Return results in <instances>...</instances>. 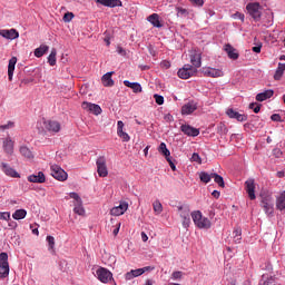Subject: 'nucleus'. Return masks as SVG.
I'll use <instances>...</instances> for the list:
<instances>
[{
    "instance_id": "f257e3e1",
    "label": "nucleus",
    "mask_w": 285,
    "mask_h": 285,
    "mask_svg": "<svg viewBox=\"0 0 285 285\" xmlns=\"http://www.w3.org/2000/svg\"><path fill=\"white\" fill-rule=\"evenodd\" d=\"M191 219H193L195 226H197V228H203L205 230H208V228H210V226H212L210 219H208L207 217H204L202 215V212H199V210L191 213Z\"/></svg>"
},
{
    "instance_id": "f03ea898",
    "label": "nucleus",
    "mask_w": 285,
    "mask_h": 285,
    "mask_svg": "<svg viewBox=\"0 0 285 285\" xmlns=\"http://www.w3.org/2000/svg\"><path fill=\"white\" fill-rule=\"evenodd\" d=\"M247 13L254 21L262 20V4L259 2H249L246 6Z\"/></svg>"
},
{
    "instance_id": "7ed1b4c3",
    "label": "nucleus",
    "mask_w": 285,
    "mask_h": 285,
    "mask_svg": "<svg viewBox=\"0 0 285 285\" xmlns=\"http://www.w3.org/2000/svg\"><path fill=\"white\" fill-rule=\"evenodd\" d=\"M69 197L73 199V213L83 217V215H86V209L83 208V200L81 199V196L72 191L69 194Z\"/></svg>"
},
{
    "instance_id": "20e7f679",
    "label": "nucleus",
    "mask_w": 285,
    "mask_h": 285,
    "mask_svg": "<svg viewBox=\"0 0 285 285\" xmlns=\"http://www.w3.org/2000/svg\"><path fill=\"white\" fill-rule=\"evenodd\" d=\"M10 275V265L8 264V253H0V277L6 278Z\"/></svg>"
},
{
    "instance_id": "39448f33",
    "label": "nucleus",
    "mask_w": 285,
    "mask_h": 285,
    "mask_svg": "<svg viewBox=\"0 0 285 285\" xmlns=\"http://www.w3.org/2000/svg\"><path fill=\"white\" fill-rule=\"evenodd\" d=\"M177 210L183 219L184 228H188L190 226V207L181 205L177 207Z\"/></svg>"
},
{
    "instance_id": "423d86ee",
    "label": "nucleus",
    "mask_w": 285,
    "mask_h": 285,
    "mask_svg": "<svg viewBox=\"0 0 285 285\" xmlns=\"http://www.w3.org/2000/svg\"><path fill=\"white\" fill-rule=\"evenodd\" d=\"M50 170L51 176L58 181H66V179H68V173H66L59 165H51Z\"/></svg>"
},
{
    "instance_id": "0eeeda50",
    "label": "nucleus",
    "mask_w": 285,
    "mask_h": 285,
    "mask_svg": "<svg viewBox=\"0 0 285 285\" xmlns=\"http://www.w3.org/2000/svg\"><path fill=\"white\" fill-rule=\"evenodd\" d=\"M196 73H197V69L193 68L191 65H185L177 72L179 79H190V77H195Z\"/></svg>"
},
{
    "instance_id": "6e6552de",
    "label": "nucleus",
    "mask_w": 285,
    "mask_h": 285,
    "mask_svg": "<svg viewBox=\"0 0 285 285\" xmlns=\"http://www.w3.org/2000/svg\"><path fill=\"white\" fill-rule=\"evenodd\" d=\"M96 275H97L99 282H101L102 284H108V282H110V279H112V272L106 269L105 267H99L96 271Z\"/></svg>"
},
{
    "instance_id": "1a4fd4ad",
    "label": "nucleus",
    "mask_w": 285,
    "mask_h": 285,
    "mask_svg": "<svg viewBox=\"0 0 285 285\" xmlns=\"http://www.w3.org/2000/svg\"><path fill=\"white\" fill-rule=\"evenodd\" d=\"M96 166H97V173H98L99 177H108V166H106V157L105 156H100L97 159Z\"/></svg>"
},
{
    "instance_id": "9d476101",
    "label": "nucleus",
    "mask_w": 285,
    "mask_h": 285,
    "mask_svg": "<svg viewBox=\"0 0 285 285\" xmlns=\"http://www.w3.org/2000/svg\"><path fill=\"white\" fill-rule=\"evenodd\" d=\"M96 3L105 8H121L124 6L121 0H96Z\"/></svg>"
},
{
    "instance_id": "9b49d317",
    "label": "nucleus",
    "mask_w": 285,
    "mask_h": 285,
    "mask_svg": "<svg viewBox=\"0 0 285 285\" xmlns=\"http://www.w3.org/2000/svg\"><path fill=\"white\" fill-rule=\"evenodd\" d=\"M245 190H246L249 199H252V200L256 199V196H255V179L249 178L245 181Z\"/></svg>"
},
{
    "instance_id": "f8f14e48",
    "label": "nucleus",
    "mask_w": 285,
    "mask_h": 285,
    "mask_svg": "<svg viewBox=\"0 0 285 285\" xmlns=\"http://www.w3.org/2000/svg\"><path fill=\"white\" fill-rule=\"evenodd\" d=\"M126 210H128V204L126 202H121L118 206L111 208L110 215L114 217H119L124 215Z\"/></svg>"
},
{
    "instance_id": "ddd939ff",
    "label": "nucleus",
    "mask_w": 285,
    "mask_h": 285,
    "mask_svg": "<svg viewBox=\"0 0 285 285\" xmlns=\"http://www.w3.org/2000/svg\"><path fill=\"white\" fill-rule=\"evenodd\" d=\"M27 179L30 184H46V174H43V171H38L37 174L28 176Z\"/></svg>"
},
{
    "instance_id": "4468645a",
    "label": "nucleus",
    "mask_w": 285,
    "mask_h": 285,
    "mask_svg": "<svg viewBox=\"0 0 285 285\" xmlns=\"http://www.w3.org/2000/svg\"><path fill=\"white\" fill-rule=\"evenodd\" d=\"M180 130L184 135H187V137H198L199 135V129L190 125H181Z\"/></svg>"
},
{
    "instance_id": "2eb2a0df",
    "label": "nucleus",
    "mask_w": 285,
    "mask_h": 285,
    "mask_svg": "<svg viewBox=\"0 0 285 285\" xmlns=\"http://www.w3.org/2000/svg\"><path fill=\"white\" fill-rule=\"evenodd\" d=\"M81 107L83 110H88V112H92V115H101V107L99 105H95L92 102H82Z\"/></svg>"
},
{
    "instance_id": "dca6fc26",
    "label": "nucleus",
    "mask_w": 285,
    "mask_h": 285,
    "mask_svg": "<svg viewBox=\"0 0 285 285\" xmlns=\"http://www.w3.org/2000/svg\"><path fill=\"white\" fill-rule=\"evenodd\" d=\"M46 130L49 132H59L61 130V124L57 120H47L43 122Z\"/></svg>"
},
{
    "instance_id": "f3484780",
    "label": "nucleus",
    "mask_w": 285,
    "mask_h": 285,
    "mask_svg": "<svg viewBox=\"0 0 285 285\" xmlns=\"http://www.w3.org/2000/svg\"><path fill=\"white\" fill-rule=\"evenodd\" d=\"M0 37H3V39H19V31L17 29H2L0 30Z\"/></svg>"
},
{
    "instance_id": "a211bd4d",
    "label": "nucleus",
    "mask_w": 285,
    "mask_h": 285,
    "mask_svg": "<svg viewBox=\"0 0 285 285\" xmlns=\"http://www.w3.org/2000/svg\"><path fill=\"white\" fill-rule=\"evenodd\" d=\"M226 115L229 119H237L238 121H246L248 119V116L239 114L234 109H227Z\"/></svg>"
},
{
    "instance_id": "6ab92c4d",
    "label": "nucleus",
    "mask_w": 285,
    "mask_h": 285,
    "mask_svg": "<svg viewBox=\"0 0 285 285\" xmlns=\"http://www.w3.org/2000/svg\"><path fill=\"white\" fill-rule=\"evenodd\" d=\"M203 72L205 77H214V78L224 77V71L219 69L210 68V67L204 68Z\"/></svg>"
},
{
    "instance_id": "aec40b11",
    "label": "nucleus",
    "mask_w": 285,
    "mask_h": 285,
    "mask_svg": "<svg viewBox=\"0 0 285 285\" xmlns=\"http://www.w3.org/2000/svg\"><path fill=\"white\" fill-rule=\"evenodd\" d=\"M197 110V102L189 101L181 107V115H193Z\"/></svg>"
},
{
    "instance_id": "412c9836",
    "label": "nucleus",
    "mask_w": 285,
    "mask_h": 285,
    "mask_svg": "<svg viewBox=\"0 0 285 285\" xmlns=\"http://www.w3.org/2000/svg\"><path fill=\"white\" fill-rule=\"evenodd\" d=\"M112 75H115V72L109 71L102 76L101 81L106 88H110V87L115 86V80H112Z\"/></svg>"
},
{
    "instance_id": "4be33fe9",
    "label": "nucleus",
    "mask_w": 285,
    "mask_h": 285,
    "mask_svg": "<svg viewBox=\"0 0 285 285\" xmlns=\"http://www.w3.org/2000/svg\"><path fill=\"white\" fill-rule=\"evenodd\" d=\"M224 50L229 57V59H234V60L239 59V52H237V49H235L233 46L225 45Z\"/></svg>"
},
{
    "instance_id": "5701e85b",
    "label": "nucleus",
    "mask_w": 285,
    "mask_h": 285,
    "mask_svg": "<svg viewBox=\"0 0 285 285\" xmlns=\"http://www.w3.org/2000/svg\"><path fill=\"white\" fill-rule=\"evenodd\" d=\"M2 170L8 177H16L19 178L21 177L17 170L12 169L8 164L2 163Z\"/></svg>"
},
{
    "instance_id": "b1692460",
    "label": "nucleus",
    "mask_w": 285,
    "mask_h": 285,
    "mask_svg": "<svg viewBox=\"0 0 285 285\" xmlns=\"http://www.w3.org/2000/svg\"><path fill=\"white\" fill-rule=\"evenodd\" d=\"M275 95V91L273 89H267L256 96V101H266V99H271Z\"/></svg>"
},
{
    "instance_id": "393cba45",
    "label": "nucleus",
    "mask_w": 285,
    "mask_h": 285,
    "mask_svg": "<svg viewBox=\"0 0 285 285\" xmlns=\"http://www.w3.org/2000/svg\"><path fill=\"white\" fill-rule=\"evenodd\" d=\"M124 86L127 88H131L132 92H142L141 83L139 82H130L129 80H124Z\"/></svg>"
},
{
    "instance_id": "a878e982",
    "label": "nucleus",
    "mask_w": 285,
    "mask_h": 285,
    "mask_svg": "<svg viewBox=\"0 0 285 285\" xmlns=\"http://www.w3.org/2000/svg\"><path fill=\"white\" fill-rule=\"evenodd\" d=\"M3 150L4 153H7V155H12V153H14V142L12 141V139L7 138L3 141Z\"/></svg>"
},
{
    "instance_id": "bb28decb",
    "label": "nucleus",
    "mask_w": 285,
    "mask_h": 285,
    "mask_svg": "<svg viewBox=\"0 0 285 285\" xmlns=\"http://www.w3.org/2000/svg\"><path fill=\"white\" fill-rule=\"evenodd\" d=\"M14 66H17V57H12L9 60V65H8L9 81H12V77L14 76Z\"/></svg>"
},
{
    "instance_id": "cd10ccee",
    "label": "nucleus",
    "mask_w": 285,
    "mask_h": 285,
    "mask_svg": "<svg viewBox=\"0 0 285 285\" xmlns=\"http://www.w3.org/2000/svg\"><path fill=\"white\" fill-rule=\"evenodd\" d=\"M140 275H144V271L141 268L131 269L130 272H127L125 274V279L127 281L135 279V277H140Z\"/></svg>"
},
{
    "instance_id": "c85d7f7f",
    "label": "nucleus",
    "mask_w": 285,
    "mask_h": 285,
    "mask_svg": "<svg viewBox=\"0 0 285 285\" xmlns=\"http://www.w3.org/2000/svg\"><path fill=\"white\" fill-rule=\"evenodd\" d=\"M190 63L193 68H202V55L199 53H194L190 56Z\"/></svg>"
},
{
    "instance_id": "c756f323",
    "label": "nucleus",
    "mask_w": 285,
    "mask_h": 285,
    "mask_svg": "<svg viewBox=\"0 0 285 285\" xmlns=\"http://www.w3.org/2000/svg\"><path fill=\"white\" fill-rule=\"evenodd\" d=\"M147 20L149 21V23H151L154 26V28H163L164 24H161V22L159 21V14L157 13H153L150 14Z\"/></svg>"
},
{
    "instance_id": "7c9ffc66",
    "label": "nucleus",
    "mask_w": 285,
    "mask_h": 285,
    "mask_svg": "<svg viewBox=\"0 0 285 285\" xmlns=\"http://www.w3.org/2000/svg\"><path fill=\"white\" fill-rule=\"evenodd\" d=\"M276 208L277 210H285V190L276 198Z\"/></svg>"
},
{
    "instance_id": "2f4dec72",
    "label": "nucleus",
    "mask_w": 285,
    "mask_h": 285,
    "mask_svg": "<svg viewBox=\"0 0 285 285\" xmlns=\"http://www.w3.org/2000/svg\"><path fill=\"white\" fill-rule=\"evenodd\" d=\"M284 70H285V63L279 62L278 67L275 71V75H274L275 81H279V79H282V77L284 75Z\"/></svg>"
},
{
    "instance_id": "473e14b6",
    "label": "nucleus",
    "mask_w": 285,
    "mask_h": 285,
    "mask_svg": "<svg viewBox=\"0 0 285 285\" xmlns=\"http://www.w3.org/2000/svg\"><path fill=\"white\" fill-rule=\"evenodd\" d=\"M48 50H50V47H48L47 45H41L39 48L35 50V57H43L46 52H48Z\"/></svg>"
},
{
    "instance_id": "72a5a7b5",
    "label": "nucleus",
    "mask_w": 285,
    "mask_h": 285,
    "mask_svg": "<svg viewBox=\"0 0 285 285\" xmlns=\"http://www.w3.org/2000/svg\"><path fill=\"white\" fill-rule=\"evenodd\" d=\"M49 66H57V49H51L50 55L48 56Z\"/></svg>"
},
{
    "instance_id": "f704fd0d",
    "label": "nucleus",
    "mask_w": 285,
    "mask_h": 285,
    "mask_svg": "<svg viewBox=\"0 0 285 285\" xmlns=\"http://www.w3.org/2000/svg\"><path fill=\"white\" fill-rule=\"evenodd\" d=\"M199 179L203 181V184H209L210 179H213V173L208 174L206 171H200Z\"/></svg>"
},
{
    "instance_id": "c9c22d12",
    "label": "nucleus",
    "mask_w": 285,
    "mask_h": 285,
    "mask_svg": "<svg viewBox=\"0 0 285 285\" xmlns=\"http://www.w3.org/2000/svg\"><path fill=\"white\" fill-rule=\"evenodd\" d=\"M26 215H28V212L26 209H17L13 214L12 217L17 220L19 219H26Z\"/></svg>"
},
{
    "instance_id": "e433bc0d",
    "label": "nucleus",
    "mask_w": 285,
    "mask_h": 285,
    "mask_svg": "<svg viewBox=\"0 0 285 285\" xmlns=\"http://www.w3.org/2000/svg\"><path fill=\"white\" fill-rule=\"evenodd\" d=\"M261 204H272L273 203V196H271V194L266 193V191H262L261 193Z\"/></svg>"
},
{
    "instance_id": "4c0bfd02",
    "label": "nucleus",
    "mask_w": 285,
    "mask_h": 285,
    "mask_svg": "<svg viewBox=\"0 0 285 285\" xmlns=\"http://www.w3.org/2000/svg\"><path fill=\"white\" fill-rule=\"evenodd\" d=\"M215 184H217L220 188H224L226 185L224 183V177L219 176L216 173H213V178Z\"/></svg>"
},
{
    "instance_id": "58836bf2",
    "label": "nucleus",
    "mask_w": 285,
    "mask_h": 285,
    "mask_svg": "<svg viewBox=\"0 0 285 285\" xmlns=\"http://www.w3.org/2000/svg\"><path fill=\"white\" fill-rule=\"evenodd\" d=\"M158 153H160V155H164V157H170V150H168V147H166V142H161L159 145Z\"/></svg>"
},
{
    "instance_id": "ea45409f",
    "label": "nucleus",
    "mask_w": 285,
    "mask_h": 285,
    "mask_svg": "<svg viewBox=\"0 0 285 285\" xmlns=\"http://www.w3.org/2000/svg\"><path fill=\"white\" fill-rule=\"evenodd\" d=\"M20 154L27 159H32V151L26 146L20 147Z\"/></svg>"
},
{
    "instance_id": "a19ab883",
    "label": "nucleus",
    "mask_w": 285,
    "mask_h": 285,
    "mask_svg": "<svg viewBox=\"0 0 285 285\" xmlns=\"http://www.w3.org/2000/svg\"><path fill=\"white\" fill-rule=\"evenodd\" d=\"M262 207L266 215H273V213H274L273 203H265L262 205Z\"/></svg>"
},
{
    "instance_id": "79ce46f5",
    "label": "nucleus",
    "mask_w": 285,
    "mask_h": 285,
    "mask_svg": "<svg viewBox=\"0 0 285 285\" xmlns=\"http://www.w3.org/2000/svg\"><path fill=\"white\" fill-rule=\"evenodd\" d=\"M234 235V240L236 244H239V242H242V228L237 227L234 229L233 232Z\"/></svg>"
},
{
    "instance_id": "37998d69",
    "label": "nucleus",
    "mask_w": 285,
    "mask_h": 285,
    "mask_svg": "<svg viewBox=\"0 0 285 285\" xmlns=\"http://www.w3.org/2000/svg\"><path fill=\"white\" fill-rule=\"evenodd\" d=\"M153 206H154V212L157 215H161V213L164 210V206H161V203L159 200H156V202H154Z\"/></svg>"
},
{
    "instance_id": "c03bdc74",
    "label": "nucleus",
    "mask_w": 285,
    "mask_h": 285,
    "mask_svg": "<svg viewBox=\"0 0 285 285\" xmlns=\"http://www.w3.org/2000/svg\"><path fill=\"white\" fill-rule=\"evenodd\" d=\"M177 17L184 18L188 16V10L181 7H176Z\"/></svg>"
},
{
    "instance_id": "a18cd8bd",
    "label": "nucleus",
    "mask_w": 285,
    "mask_h": 285,
    "mask_svg": "<svg viewBox=\"0 0 285 285\" xmlns=\"http://www.w3.org/2000/svg\"><path fill=\"white\" fill-rule=\"evenodd\" d=\"M217 134L218 135H228V128L224 124H219L217 127Z\"/></svg>"
},
{
    "instance_id": "49530a36",
    "label": "nucleus",
    "mask_w": 285,
    "mask_h": 285,
    "mask_svg": "<svg viewBox=\"0 0 285 285\" xmlns=\"http://www.w3.org/2000/svg\"><path fill=\"white\" fill-rule=\"evenodd\" d=\"M249 110H253L256 115L262 110V105H258L257 102L249 104Z\"/></svg>"
},
{
    "instance_id": "de8ad7c7",
    "label": "nucleus",
    "mask_w": 285,
    "mask_h": 285,
    "mask_svg": "<svg viewBox=\"0 0 285 285\" xmlns=\"http://www.w3.org/2000/svg\"><path fill=\"white\" fill-rule=\"evenodd\" d=\"M118 137H120V139L122 141H130V135H128V132L126 131H118Z\"/></svg>"
},
{
    "instance_id": "09e8293b",
    "label": "nucleus",
    "mask_w": 285,
    "mask_h": 285,
    "mask_svg": "<svg viewBox=\"0 0 285 285\" xmlns=\"http://www.w3.org/2000/svg\"><path fill=\"white\" fill-rule=\"evenodd\" d=\"M72 19H75V13H72V12L65 13V16L62 18L65 23H70V21H72Z\"/></svg>"
},
{
    "instance_id": "8fccbe9b",
    "label": "nucleus",
    "mask_w": 285,
    "mask_h": 285,
    "mask_svg": "<svg viewBox=\"0 0 285 285\" xmlns=\"http://www.w3.org/2000/svg\"><path fill=\"white\" fill-rule=\"evenodd\" d=\"M184 277V272L176 271L171 274V279L177 281L181 279Z\"/></svg>"
},
{
    "instance_id": "3c124183",
    "label": "nucleus",
    "mask_w": 285,
    "mask_h": 285,
    "mask_svg": "<svg viewBox=\"0 0 285 285\" xmlns=\"http://www.w3.org/2000/svg\"><path fill=\"white\" fill-rule=\"evenodd\" d=\"M232 19H239V21L244 23V19H246V17L244 16V13L237 11L236 13L232 14Z\"/></svg>"
},
{
    "instance_id": "603ef678",
    "label": "nucleus",
    "mask_w": 285,
    "mask_h": 285,
    "mask_svg": "<svg viewBox=\"0 0 285 285\" xmlns=\"http://www.w3.org/2000/svg\"><path fill=\"white\" fill-rule=\"evenodd\" d=\"M154 99L158 106H164V96L155 94Z\"/></svg>"
},
{
    "instance_id": "864d4df0",
    "label": "nucleus",
    "mask_w": 285,
    "mask_h": 285,
    "mask_svg": "<svg viewBox=\"0 0 285 285\" xmlns=\"http://www.w3.org/2000/svg\"><path fill=\"white\" fill-rule=\"evenodd\" d=\"M0 219H3L4 222H10V212L0 213Z\"/></svg>"
},
{
    "instance_id": "5fc2aeb1",
    "label": "nucleus",
    "mask_w": 285,
    "mask_h": 285,
    "mask_svg": "<svg viewBox=\"0 0 285 285\" xmlns=\"http://www.w3.org/2000/svg\"><path fill=\"white\" fill-rule=\"evenodd\" d=\"M47 242H48L49 248L52 250V248H55V237L47 236Z\"/></svg>"
},
{
    "instance_id": "6e6d98bb",
    "label": "nucleus",
    "mask_w": 285,
    "mask_h": 285,
    "mask_svg": "<svg viewBox=\"0 0 285 285\" xmlns=\"http://www.w3.org/2000/svg\"><path fill=\"white\" fill-rule=\"evenodd\" d=\"M191 161H196V164H202V157H199V154L194 153L191 156Z\"/></svg>"
},
{
    "instance_id": "4d7b16f0",
    "label": "nucleus",
    "mask_w": 285,
    "mask_h": 285,
    "mask_svg": "<svg viewBox=\"0 0 285 285\" xmlns=\"http://www.w3.org/2000/svg\"><path fill=\"white\" fill-rule=\"evenodd\" d=\"M252 50L259 55V52H262V42H257L256 46L252 48Z\"/></svg>"
},
{
    "instance_id": "13d9d810",
    "label": "nucleus",
    "mask_w": 285,
    "mask_h": 285,
    "mask_svg": "<svg viewBox=\"0 0 285 285\" xmlns=\"http://www.w3.org/2000/svg\"><path fill=\"white\" fill-rule=\"evenodd\" d=\"M189 2L194 6H197L198 8H202L204 6V0H189Z\"/></svg>"
},
{
    "instance_id": "bf43d9fd",
    "label": "nucleus",
    "mask_w": 285,
    "mask_h": 285,
    "mask_svg": "<svg viewBox=\"0 0 285 285\" xmlns=\"http://www.w3.org/2000/svg\"><path fill=\"white\" fill-rule=\"evenodd\" d=\"M124 131V121L118 120L117 122V134Z\"/></svg>"
},
{
    "instance_id": "052dcab7",
    "label": "nucleus",
    "mask_w": 285,
    "mask_h": 285,
    "mask_svg": "<svg viewBox=\"0 0 285 285\" xmlns=\"http://www.w3.org/2000/svg\"><path fill=\"white\" fill-rule=\"evenodd\" d=\"M271 119L272 121H282V116H279V114H273Z\"/></svg>"
},
{
    "instance_id": "680f3d73",
    "label": "nucleus",
    "mask_w": 285,
    "mask_h": 285,
    "mask_svg": "<svg viewBox=\"0 0 285 285\" xmlns=\"http://www.w3.org/2000/svg\"><path fill=\"white\" fill-rule=\"evenodd\" d=\"M118 55H121V57H126V49L122 47H117Z\"/></svg>"
},
{
    "instance_id": "e2e57ef3",
    "label": "nucleus",
    "mask_w": 285,
    "mask_h": 285,
    "mask_svg": "<svg viewBox=\"0 0 285 285\" xmlns=\"http://www.w3.org/2000/svg\"><path fill=\"white\" fill-rule=\"evenodd\" d=\"M140 271H142V275H144V273H148L150 271H155V267L154 266H146V267L140 268Z\"/></svg>"
},
{
    "instance_id": "0e129e2a",
    "label": "nucleus",
    "mask_w": 285,
    "mask_h": 285,
    "mask_svg": "<svg viewBox=\"0 0 285 285\" xmlns=\"http://www.w3.org/2000/svg\"><path fill=\"white\" fill-rule=\"evenodd\" d=\"M164 119H165V121H167L168 124H170L171 121H174L173 115H170V114L165 115Z\"/></svg>"
},
{
    "instance_id": "69168bd1",
    "label": "nucleus",
    "mask_w": 285,
    "mask_h": 285,
    "mask_svg": "<svg viewBox=\"0 0 285 285\" xmlns=\"http://www.w3.org/2000/svg\"><path fill=\"white\" fill-rule=\"evenodd\" d=\"M273 284H275V279H273V277H271L267 281L263 282V285H273Z\"/></svg>"
},
{
    "instance_id": "338daca9",
    "label": "nucleus",
    "mask_w": 285,
    "mask_h": 285,
    "mask_svg": "<svg viewBox=\"0 0 285 285\" xmlns=\"http://www.w3.org/2000/svg\"><path fill=\"white\" fill-rule=\"evenodd\" d=\"M120 228H121V223H118V224H117V228H115L114 232H112L114 235H115V237H117V235H119V229H120Z\"/></svg>"
},
{
    "instance_id": "774afa93",
    "label": "nucleus",
    "mask_w": 285,
    "mask_h": 285,
    "mask_svg": "<svg viewBox=\"0 0 285 285\" xmlns=\"http://www.w3.org/2000/svg\"><path fill=\"white\" fill-rule=\"evenodd\" d=\"M212 195L215 197V199H219L220 193L218 190H214Z\"/></svg>"
}]
</instances>
